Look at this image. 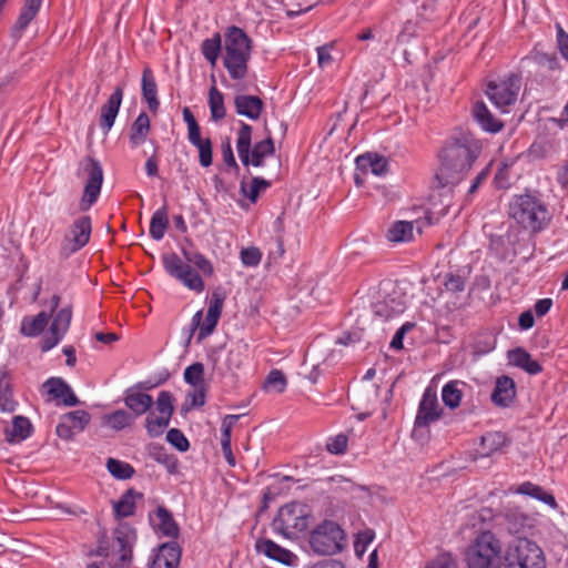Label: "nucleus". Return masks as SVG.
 I'll list each match as a JSON object with an SVG mask.
<instances>
[{
    "label": "nucleus",
    "mask_w": 568,
    "mask_h": 568,
    "mask_svg": "<svg viewBox=\"0 0 568 568\" xmlns=\"http://www.w3.org/2000/svg\"><path fill=\"white\" fill-rule=\"evenodd\" d=\"M480 152V142L469 131L455 130L438 154L440 165L435 175L436 187L456 185L463 181Z\"/></svg>",
    "instance_id": "1"
},
{
    "label": "nucleus",
    "mask_w": 568,
    "mask_h": 568,
    "mask_svg": "<svg viewBox=\"0 0 568 568\" xmlns=\"http://www.w3.org/2000/svg\"><path fill=\"white\" fill-rule=\"evenodd\" d=\"M182 254L187 263L176 253H164L162 255L165 272L171 277L180 281L189 290L202 293L205 288V284L199 272L204 276H212L214 273L212 263L197 251L183 247Z\"/></svg>",
    "instance_id": "2"
},
{
    "label": "nucleus",
    "mask_w": 568,
    "mask_h": 568,
    "mask_svg": "<svg viewBox=\"0 0 568 568\" xmlns=\"http://www.w3.org/2000/svg\"><path fill=\"white\" fill-rule=\"evenodd\" d=\"M252 40L243 29L232 26L225 32V54L223 65L231 79L243 80L248 72Z\"/></svg>",
    "instance_id": "3"
},
{
    "label": "nucleus",
    "mask_w": 568,
    "mask_h": 568,
    "mask_svg": "<svg viewBox=\"0 0 568 568\" xmlns=\"http://www.w3.org/2000/svg\"><path fill=\"white\" fill-rule=\"evenodd\" d=\"M467 568H503L501 541L490 530L481 531L464 551Z\"/></svg>",
    "instance_id": "4"
},
{
    "label": "nucleus",
    "mask_w": 568,
    "mask_h": 568,
    "mask_svg": "<svg viewBox=\"0 0 568 568\" xmlns=\"http://www.w3.org/2000/svg\"><path fill=\"white\" fill-rule=\"evenodd\" d=\"M503 568H546L544 551L535 541L517 537L504 550Z\"/></svg>",
    "instance_id": "5"
},
{
    "label": "nucleus",
    "mask_w": 568,
    "mask_h": 568,
    "mask_svg": "<svg viewBox=\"0 0 568 568\" xmlns=\"http://www.w3.org/2000/svg\"><path fill=\"white\" fill-rule=\"evenodd\" d=\"M509 215L524 229L540 231L549 220L546 205L536 196L521 194L509 206Z\"/></svg>",
    "instance_id": "6"
},
{
    "label": "nucleus",
    "mask_w": 568,
    "mask_h": 568,
    "mask_svg": "<svg viewBox=\"0 0 568 568\" xmlns=\"http://www.w3.org/2000/svg\"><path fill=\"white\" fill-rule=\"evenodd\" d=\"M310 546L318 555H335L345 549L347 537L336 521L324 519L311 532Z\"/></svg>",
    "instance_id": "7"
},
{
    "label": "nucleus",
    "mask_w": 568,
    "mask_h": 568,
    "mask_svg": "<svg viewBox=\"0 0 568 568\" xmlns=\"http://www.w3.org/2000/svg\"><path fill=\"white\" fill-rule=\"evenodd\" d=\"M377 294V300L372 304L375 317L388 321L405 312L407 306L406 293L395 282H381Z\"/></svg>",
    "instance_id": "8"
},
{
    "label": "nucleus",
    "mask_w": 568,
    "mask_h": 568,
    "mask_svg": "<svg viewBox=\"0 0 568 568\" xmlns=\"http://www.w3.org/2000/svg\"><path fill=\"white\" fill-rule=\"evenodd\" d=\"M310 509L307 505L293 501L278 509L272 523L273 529L285 538H294L308 528Z\"/></svg>",
    "instance_id": "9"
},
{
    "label": "nucleus",
    "mask_w": 568,
    "mask_h": 568,
    "mask_svg": "<svg viewBox=\"0 0 568 568\" xmlns=\"http://www.w3.org/2000/svg\"><path fill=\"white\" fill-rule=\"evenodd\" d=\"M80 165L83 172L88 174L80 201V210L84 212L98 201L103 182V170L99 161L91 156H87Z\"/></svg>",
    "instance_id": "10"
},
{
    "label": "nucleus",
    "mask_w": 568,
    "mask_h": 568,
    "mask_svg": "<svg viewBox=\"0 0 568 568\" xmlns=\"http://www.w3.org/2000/svg\"><path fill=\"white\" fill-rule=\"evenodd\" d=\"M90 216H80L71 224L69 231L65 233L60 246V256L62 258H68L73 253L84 247L90 241Z\"/></svg>",
    "instance_id": "11"
},
{
    "label": "nucleus",
    "mask_w": 568,
    "mask_h": 568,
    "mask_svg": "<svg viewBox=\"0 0 568 568\" xmlns=\"http://www.w3.org/2000/svg\"><path fill=\"white\" fill-rule=\"evenodd\" d=\"M520 85L521 77L516 73H510L506 79L499 82L490 81L487 84L486 94L496 106H508L516 102Z\"/></svg>",
    "instance_id": "12"
},
{
    "label": "nucleus",
    "mask_w": 568,
    "mask_h": 568,
    "mask_svg": "<svg viewBox=\"0 0 568 568\" xmlns=\"http://www.w3.org/2000/svg\"><path fill=\"white\" fill-rule=\"evenodd\" d=\"M443 409L439 407L436 393L430 388H426L418 406L417 416L415 418V427H427L430 423L440 418Z\"/></svg>",
    "instance_id": "13"
},
{
    "label": "nucleus",
    "mask_w": 568,
    "mask_h": 568,
    "mask_svg": "<svg viewBox=\"0 0 568 568\" xmlns=\"http://www.w3.org/2000/svg\"><path fill=\"white\" fill-rule=\"evenodd\" d=\"M224 301L225 294L220 288L214 290L211 295L206 317L197 333V342H202L214 332L222 314Z\"/></svg>",
    "instance_id": "14"
},
{
    "label": "nucleus",
    "mask_w": 568,
    "mask_h": 568,
    "mask_svg": "<svg viewBox=\"0 0 568 568\" xmlns=\"http://www.w3.org/2000/svg\"><path fill=\"white\" fill-rule=\"evenodd\" d=\"M252 126L242 122L237 132L236 149L240 160L244 166H262L264 159L262 155L251 152Z\"/></svg>",
    "instance_id": "15"
},
{
    "label": "nucleus",
    "mask_w": 568,
    "mask_h": 568,
    "mask_svg": "<svg viewBox=\"0 0 568 568\" xmlns=\"http://www.w3.org/2000/svg\"><path fill=\"white\" fill-rule=\"evenodd\" d=\"M135 540L136 530L128 523H120L114 530L113 549L120 554L123 564L131 560Z\"/></svg>",
    "instance_id": "16"
},
{
    "label": "nucleus",
    "mask_w": 568,
    "mask_h": 568,
    "mask_svg": "<svg viewBox=\"0 0 568 568\" xmlns=\"http://www.w3.org/2000/svg\"><path fill=\"white\" fill-rule=\"evenodd\" d=\"M42 387L47 390L50 399L60 400L64 406L79 404V398L71 386L61 377H50L43 383Z\"/></svg>",
    "instance_id": "17"
},
{
    "label": "nucleus",
    "mask_w": 568,
    "mask_h": 568,
    "mask_svg": "<svg viewBox=\"0 0 568 568\" xmlns=\"http://www.w3.org/2000/svg\"><path fill=\"white\" fill-rule=\"evenodd\" d=\"M181 547L176 541L164 542L159 546L150 568H178L181 560Z\"/></svg>",
    "instance_id": "18"
},
{
    "label": "nucleus",
    "mask_w": 568,
    "mask_h": 568,
    "mask_svg": "<svg viewBox=\"0 0 568 568\" xmlns=\"http://www.w3.org/2000/svg\"><path fill=\"white\" fill-rule=\"evenodd\" d=\"M123 99V85H118L108 101L102 105L100 126L106 133L113 126Z\"/></svg>",
    "instance_id": "19"
},
{
    "label": "nucleus",
    "mask_w": 568,
    "mask_h": 568,
    "mask_svg": "<svg viewBox=\"0 0 568 568\" xmlns=\"http://www.w3.org/2000/svg\"><path fill=\"white\" fill-rule=\"evenodd\" d=\"M255 549L258 554H263L270 559H273L285 566L293 565L294 559H296V556L293 552L267 538L257 539L255 542Z\"/></svg>",
    "instance_id": "20"
},
{
    "label": "nucleus",
    "mask_w": 568,
    "mask_h": 568,
    "mask_svg": "<svg viewBox=\"0 0 568 568\" xmlns=\"http://www.w3.org/2000/svg\"><path fill=\"white\" fill-rule=\"evenodd\" d=\"M516 397V384L509 376L503 375L496 379L490 395L491 402L499 407H508Z\"/></svg>",
    "instance_id": "21"
},
{
    "label": "nucleus",
    "mask_w": 568,
    "mask_h": 568,
    "mask_svg": "<svg viewBox=\"0 0 568 568\" xmlns=\"http://www.w3.org/2000/svg\"><path fill=\"white\" fill-rule=\"evenodd\" d=\"M236 113L251 120H257L264 109V102L256 95L237 94L234 98Z\"/></svg>",
    "instance_id": "22"
},
{
    "label": "nucleus",
    "mask_w": 568,
    "mask_h": 568,
    "mask_svg": "<svg viewBox=\"0 0 568 568\" xmlns=\"http://www.w3.org/2000/svg\"><path fill=\"white\" fill-rule=\"evenodd\" d=\"M357 170L366 173L368 170L378 176L385 175L389 171L388 160L377 153H364L356 158Z\"/></svg>",
    "instance_id": "23"
},
{
    "label": "nucleus",
    "mask_w": 568,
    "mask_h": 568,
    "mask_svg": "<svg viewBox=\"0 0 568 568\" xmlns=\"http://www.w3.org/2000/svg\"><path fill=\"white\" fill-rule=\"evenodd\" d=\"M124 404L131 410L130 413L134 416L145 414L153 406V397L146 393L134 392L133 388H129L125 392Z\"/></svg>",
    "instance_id": "24"
},
{
    "label": "nucleus",
    "mask_w": 568,
    "mask_h": 568,
    "mask_svg": "<svg viewBox=\"0 0 568 568\" xmlns=\"http://www.w3.org/2000/svg\"><path fill=\"white\" fill-rule=\"evenodd\" d=\"M42 0H26L21 12L11 28V37L19 39L21 33L27 29L29 23L38 14Z\"/></svg>",
    "instance_id": "25"
},
{
    "label": "nucleus",
    "mask_w": 568,
    "mask_h": 568,
    "mask_svg": "<svg viewBox=\"0 0 568 568\" xmlns=\"http://www.w3.org/2000/svg\"><path fill=\"white\" fill-rule=\"evenodd\" d=\"M509 363L521 368L530 375L539 374L542 371L541 365L532 359L531 355L523 347H516L508 351Z\"/></svg>",
    "instance_id": "26"
},
{
    "label": "nucleus",
    "mask_w": 568,
    "mask_h": 568,
    "mask_svg": "<svg viewBox=\"0 0 568 568\" xmlns=\"http://www.w3.org/2000/svg\"><path fill=\"white\" fill-rule=\"evenodd\" d=\"M141 85L142 97L146 102L149 110L155 113L160 106V101L158 99V85L153 72L149 67L143 70Z\"/></svg>",
    "instance_id": "27"
},
{
    "label": "nucleus",
    "mask_w": 568,
    "mask_h": 568,
    "mask_svg": "<svg viewBox=\"0 0 568 568\" xmlns=\"http://www.w3.org/2000/svg\"><path fill=\"white\" fill-rule=\"evenodd\" d=\"M508 444L507 436L500 432H490L481 436L480 438V450L477 458L490 457L495 453L501 450L504 446Z\"/></svg>",
    "instance_id": "28"
},
{
    "label": "nucleus",
    "mask_w": 568,
    "mask_h": 568,
    "mask_svg": "<svg viewBox=\"0 0 568 568\" xmlns=\"http://www.w3.org/2000/svg\"><path fill=\"white\" fill-rule=\"evenodd\" d=\"M473 115L478 124L487 132L497 133L504 126L503 122L496 119L481 101L475 103Z\"/></svg>",
    "instance_id": "29"
},
{
    "label": "nucleus",
    "mask_w": 568,
    "mask_h": 568,
    "mask_svg": "<svg viewBox=\"0 0 568 568\" xmlns=\"http://www.w3.org/2000/svg\"><path fill=\"white\" fill-rule=\"evenodd\" d=\"M155 516L159 519V523L154 525V528L163 536L176 539L180 534V528L171 511H169L164 506H158Z\"/></svg>",
    "instance_id": "30"
},
{
    "label": "nucleus",
    "mask_w": 568,
    "mask_h": 568,
    "mask_svg": "<svg viewBox=\"0 0 568 568\" xmlns=\"http://www.w3.org/2000/svg\"><path fill=\"white\" fill-rule=\"evenodd\" d=\"M51 314L42 311L36 316H24L21 322L20 333L28 337L40 335L49 323Z\"/></svg>",
    "instance_id": "31"
},
{
    "label": "nucleus",
    "mask_w": 568,
    "mask_h": 568,
    "mask_svg": "<svg viewBox=\"0 0 568 568\" xmlns=\"http://www.w3.org/2000/svg\"><path fill=\"white\" fill-rule=\"evenodd\" d=\"M143 494L134 490L133 488L128 489L113 506L114 515L118 519L125 518L134 515L135 513V500L142 499Z\"/></svg>",
    "instance_id": "32"
},
{
    "label": "nucleus",
    "mask_w": 568,
    "mask_h": 568,
    "mask_svg": "<svg viewBox=\"0 0 568 568\" xmlns=\"http://www.w3.org/2000/svg\"><path fill=\"white\" fill-rule=\"evenodd\" d=\"M33 426L29 418L24 416H14L12 427L6 429V437L9 443H16L27 439L31 436Z\"/></svg>",
    "instance_id": "33"
},
{
    "label": "nucleus",
    "mask_w": 568,
    "mask_h": 568,
    "mask_svg": "<svg viewBox=\"0 0 568 568\" xmlns=\"http://www.w3.org/2000/svg\"><path fill=\"white\" fill-rule=\"evenodd\" d=\"M150 118L141 112L130 128V142L133 148L142 144L150 132Z\"/></svg>",
    "instance_id": "34"
},
{
    "label": "nucleus",
    "mask_w": 568,
    "mask_h": 568,
    "mask_svg": "<svg viewBox=\"0 0 568 568\" xmlns=\"http://www.w3.org/2000/svg\"><path fill=\"white\" fill-rule=\"evenodd\" d=\"M134 420V416L124 409H116L102 416V425L108 426L115 432L132 426Z\"/></svg>",
    "instance_id": "35"
},
{
    "label": "nucleus",
    "mask_w": 568,
    "mask_h": 568,
    "mask_svg": "<svg viewBox=\"0 0 568 568\" xmlns=\"http://www.w3.org/2000/svg\"><path fill=\"white\" fill-rule=\"evenodd\" d=\"M516 493L538 499L549 505L551 508H557L555 497L551 494L545 491L542 487L530 481H525L521 485H519L518 488L516 489Z\"/></svg>",
    "instance_id": "36"
},
{
    "label": "nucleus",
    "mask_w": 568,
    "mask_h": 568,
    "mask_svg": "<svg viewBox=\"0 0 568 568\" xmlns=\"http://www.w3.org/2000/svg\"><path fill=\"white\" fill-rule=\"evenodd\" d=\"M168 227V209L166 204H164L161 209L156 210L151 217L150 236L155 241H160L163 239Z\"/></svg>",
    "instance_id": "37"
},
{
    "label": "nucleus",
    "mask_w": 568,
    "mask_h": 568,
    "mask_svg": "<svg viewBox=\"0 0 568 568\" xmlns=\"http://www.w3.org/2000/svg\"><path fill=\"white\" fill-rule=\"evenodd\" d=\"M17 403L12 398V390L9 379V373L6 369L0 371V409L2 412H14Z\"/></svg>",
    "instance_id": "38"
},
{
    "label": "nucleus",
    "mask_w": 568,
    "mask_h": 568,
    "mask_svg": "<svg viewBox=\"0 0 568 568\" xmlns=\"http://www.w3.org/2000/svg\"><path fill=\"white\" fill-rule=\"evenodd\" d=\"M503 525L511 535H518L525 531L528 526V517L517 510H509L504 515Z\"/></svg>",
    "instance_id": "39"
},
{
    "label": "nucleus",
    "mask_w": 568,
    "mask_h": 568,
    "mask_svg": "<svg viewBox=\"0 0 568 568\" xmlns=\"http://www.w3.org/2000/svg\"><path fill=\"white\" fill-rule=\"evenodd\" d=\"M149 455L155 462L164 465L170 474H175L178 471L176 457L169 454L163 446L158 444L150 445Z\"/></svg>",
    "instance_id": "40"
},
{
    "label": "nucleus",
    "mask_w": 568,
    "mask_h": 568,
    "mask_svg": "<svg viewBox=\"0 0 568 568\" xmlns=\"http://www.w3.org/2000/svg\"><path fill=\"white\" fill-rule=\"evenodd\" d=\"M221 49L222 39L219 32L214 33L212 38L203 40L201 44V52L212 67H215Z\"/></svg>",
    "instance_id": "41"
},
{
    "label": "nucleus",
    "mask_w": 568,
    "mask_h": 568,
    "mask_svg": "<svg viewBox=\"0 0 568 568\" xmlns=\"http://www.w3.org/2000/svg\"><path fill=\"white\" fill-rule=\"evenodd\" d=\"M460 384L464 385L459 381H450L442 389V399L452 409L457 408L462 402L463 392L459 388Z\"/></svg>",
    "instance_id": "42"
},
{
    "label": "nucleus",
    "mask_w": 568,
    "mask_h": 568,
    "mask_svg": "<svg viewBox=\"0 0 568 568\" xmlns=\"http://www.w3.org/2000/svg\"><path fill=\"white\" fill-rule=\"evenodd\" d=\"M209 106L211 111V119L213 121L217 122L225 118L226 110L224 106V97L215 85H212L209 91Z\"/></svg>",
    "instance_id": "43"
},
{
    "label": "nucleus",
    "mask_w": 568,
    "mask_h": 568,
    "mask_svg": "<svg viewBox=\"0 0 568 568\" xmlns=\"http://www.w3.org/2000/svg\"><path fill=\"white\" fill-rule=\"evenodd\" d=\"M413 236V223L398 221L388 230L387 237L392 242L409 241Z\"/></svg>",
    "instance_id": "44"
},
{
    "label": "nucleus",
    "mask_w": 568,
    "mask_h": 568,
    "mask_svg": "<svg viewBox=\"0 0 568 568\" xmlns=\"http://www.w3.org/2000/svg\"><path fill=\"white\" fill-rule=\"evenodd\" d=\"M525 59L532 61L538 67L546 68L549 71H555L560 68L559 61L555 53H545V52L534 50Z\"/></svg>",
    "instance_id": "45"
},
{
    "label": "nucleus",
    "mask_w": 568,
    "mask_h": 568,
    "mask_svg": "<svg viewBox=\"0 0 568 568\" xmlns=\"http://www.w3.org/2000/svg\"><path fill=\"white\" fill-rule=\"evenodd\" d=\"M271 186V182L266 181L262 178H253L251 182V187L247 191L246 190V181L245 178L241 181V193L246 196L252 203H255L258 199L260 192L262 190L267 189Z\"/></svg>",
    "instance_id": "46"
},
{
    "label": "nucleus",
    "mask_w": 568,
    "mask_h": 568,
    "mask_svg": "<svg viewBox=\"0 0 568 568\" xmlns=\"http://www.w3.org/2000/svg\"><path fill=\"white\" fill-rule=\"evenodd\" d=\"M106 468L113 477L122 480L130 479L135 473L130 464L114 458L108 459Z\"/></svg>",
    "instance_id": "47"
},
{
    "label": "nucleus",
    "mask_w": 568,
    "mask_h": 568,
    "mask_svg": "<svg viewBox=\"0 0 568 568\" xmlns=\"http://www.w3.org/2000/svg\"><path fill=\"white\" fill-rule=\"evenodd\" d=\"M171 418L165 416L154 417L153 413L149 414L145 418V428L150 437H159L163 434L164 429L169 426Z\"/></svg>",
    "instance_id": "48"
},
{
    "label": "nucleus",
    "mask_w": 568,
    "mask_h": 568,
    "mask_svg": "<svg viewBox=\"0 0 568 568\" xmlns=\"http://www.w3.org/2000/svg\"><path fill=\"white\" fill-rule=\"evenodd\" d=\"M184 381L193 387H204V365L196 362L187 366L184 371Z\"/></svg>",
    "instance_id": "49"
},
{
    "label": "nucleus",
    "mask_w": 568,
    "mask_h": 568,
    "mask_svg": "<svg viewBox=\"0 0 568 568\" xmlns=\"http://www.w3.org/2000/svg\"><path fill=\"white\" fill-rule=\"evenodd\" d=\"M286 385L287 381L283 372L280 369H272L264 381L263 388L265 390L274 389L277 393H283Z\"/></svg>",
    "instance_id": "50"
},
{
    "label": "nucleus",
    "mask_w": 568,
    "mask_h": 568,
    "mask_svg": "<svg viewBox=\"0 0 568 568\" xmlns=\"http://www.w3.org/2000/svg\"><path fill=\"white\" fill-rule=\"evenodd\" d=\"M62 419L72 424L77 433H81L90 423L91 415L87 410L80 409L63 414Z\"/></svg>",
    "instance_id": "51"
},
{
    "label": "nucleus",
    "mask_w": 568,
    "mask_h": 568,
    "mask_svg": "<svg viewBox=\"0 0 568 568\" xmlns=\"http://www.w3.org/2000/svg\"><path fill=\"white\" fill-rule=\"evenodd\" d=\"M71 320L72 306L68 305L58 311L50 326L52 327V331L58 329L65 334L70 327Z\"/></svg>",
    "instance_id": "52"
},
{
    "label": "nucleus",
    "mask_w": 568,
    "mask_h": 568,
    "mask_svg": "<svg viewBox=\"0 0 568 568\" xmlns=\"http://www.w3.org/2000/svg\"><path fill=\"white\" fill-rule=\"evenodd\" d=\"M174 397L173 395L168 390H161L158 395L155 405L156 410L160 413L161 416H165L171 418L174 413V405H173Z\"/></svg>",
    "instance_id": "53"
},
{
    "label": "nucleus",
    "mask_w": 568,
    "mask_h": 568,
    "mask_svg": "<svg viewBox=\"0 0 568 568\" xmlns=\"http://www.w3.org/2000/svg\"><path fill=\"white\" fill-rule=\"evenodd\" d=\"M375 532L372 529L361 530L356 535L354 541V549L357 556H363L367 549V546L373 541Z\"/></svg>",
    "instance_id": "54"
},
{
    "label": "nucleus",
    "mask_w": 568,
    "mask_h": 568,
    "mask_svg": "<svg viewBox=\"0 0 568 568\" xmlns=\"http://www.w3.org/2000/svg\"><path fill=\"white\" fill-rule=\"evenodd\" d=\"M166 440L175 447L179 452H186L190 448V443L184 434L178 428H171L166 433Z\"/></svg>",
    "instance_id": "55"
},
{
    "label": "nucleus",
    "mask_w": 568,
    "mask_h": 568,
    "mask_svg": "<svg viewBox=\"0 0 568 568\" xmlns=\"http://www.w3.org/2000/svg\"><path fill=\"white\" fill-rule=\"evenodd\" d=\"M241 262L248 267L257 266L262 260L260 248L255 246L243 248L240 253Z\"/></svg>",
    "instance_id": "56"
},
{
    "label": "nucleus",
    "mask_w": 568,
    "mask_h": 568,
    "mask_svg": "<svg viewBox=\"0 0 568 568\" xmlns=\"http://www.w3.org/2000/svg\"><path fill=\"white\" fill-rule=\"evenodd\" d=\"M65 334L62 332L54 329L52 331V327L50 326L49 332L43 336V338L40 342V348L42 352H48L52 349L54 346H57L60 341L63 338Z\"/></svg>",
    "instance_id": "57"
},
{
    "label": "nucleus",
    "mask_w": 568,
    "mask_h": 568,
    "mask_svg": "<svg viewBox=\"0 0 568 568\" xmlns=\"http://www.w3.org/2000/svg\"><path fill=\"white\" fill-rule=\"evenodd\" d=\"M425 568H458L455 558L449 552L439 554Z\"/></svg>",
    "instance_id": "58"
},
{
    "label": "nucleus",
    "mask_w": 568,
    "mask_h": 568,
    "mask_svg": "<svg viewBox=\"0 0 568 568\" xmlns=\"http://www.w3.org/2000/svg\"><path fill=\"white\" fill-rule=\"evenodd\" d=\"M347 442L348 439L346 435L338 434L328 440L326 448L332 454H343L347 448Z\"/></svg>",
    "instance_id": "59"
},
{
    "label": "nucleus",
    "mask_w": 568,
    "mask_h": 568,
    "mask_svg": "<svg viewBox=\"0 0 568 568\" xmlns=\"http://www.w3.org/2000/svg\"><path fill=\"white\" fill-rule=\"evenodd\" d=\"M251 152L262 155L263 158L274 154L275 146L272 136L268 135L266 139L255 143Z\"/></svg>",
    "instance_id": "60"
},
{
    "label": "nucleus",
    "mask_w": 568,
    "mask_h": 568,
    "mask_svg": "<svg viewBox=\"0 0 568 568\" xmlns=\"http://www.w3.org/2000/svg\"><path fill=\"white\" fill-rule=\"evenodd\" d=\"M196 389L193 393L187 395V398H191L190 406L184 404L182 406V412L186 413L191 409V407H201L205 404V388L204 387H195Z\"/></svg>",
    "instance_id": "61"
},
{
    "label": "nucleus",
    "mask_w": 568,
    "mask_h": 568,
    "mask_svg": "<svg viewBox=\"0 0 568 568\" xmlns=\"http://www.w3.org/2000/svg\"><path fill=\"white\" fill-rule=\"evenodd\" d=\"M444 285L449 292H462L465 288V278L458 274L449 273L446 275Z\"/></svg>",
    "instance_id": "62"
},
{
    "label": "nucleus",
    "mask_w": 568,
    "mask_h": 568,
    "mask_svg": "<svg viewBox=\"0 0 568 568\" xmlns=\"http://www.w3.org/2000/svg\"><path fill=\"white\" fill-rule=\"evenodd\" d=\"M415 327V323L406 322L402 327L397 329L390 342V347L394 349H403V339L407 332Z\"/></svg>",
    "instance_id": "63"
},
{
    "label": "nucleus",
    "mask_w": 568,
    "mask_h": 568,
    "mask_svg": "<svg viewBox=\"0 0 568 568\" xmlns=\"http://www.w3.org/2000/svg\"><path fill=\"white\" fill-rule=\"evenodd\" d=\"M557 29V48L562 58L568 62V34L565 32L560 24L556 26Z\"/></svg>",
    "instance_id": "64"
}]
</instances>
